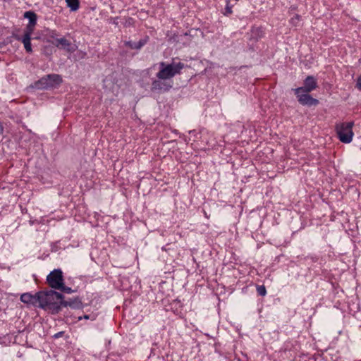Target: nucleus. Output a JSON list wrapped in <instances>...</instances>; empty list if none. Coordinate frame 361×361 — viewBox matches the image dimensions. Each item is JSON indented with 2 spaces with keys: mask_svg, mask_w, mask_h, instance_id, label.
<instances>
[{
  "mask_svg": "<svg viewBox=\"0 0 361 361\" xmlns=\"http://www.w3.org/2000/svg\"><path fill=\"white\" fill-rule=\"evenodd\" d=\"M353 121L343 122L336 125V132L341 142L348 144L353 140L354 135V133L353 131Z\"/></svg>",
  "mask_w": 361,
  "mask_h": 361,
  "instance_id": "20e7f679",
  "label": "nucleus"
},
{
  "mask_svg": "<svg viewBox=\"0 0 361 361\" xmlns=\"http://www.w3.org/2000/svg\"><path fill=\"white\" fill-rule=\"evenodd\" d=\"M51 44L55 47L66 50L68 53H73L77 47L71 44L70 41L66 39L65 37L56 38L51 41Z\"/></svg>",
  "mask_w": 361,
  "mask_h": 361,
  "instance_id": "1a4fd4ad",
  "label": "nucleus"
},
{
  "mask_svg": "<svg viewBox=\"0 0 361 361\" xmlns=\"http://www.w3.org/2000/svg\"><path fill=\"white\" fill-rule=\"evenodd\" d=\"M68 7L70 8L71 11H75L78 10L80 7L79 0H66Z\"/></svg>",
  "mask_w": 361,
  "mask_h": 361,
  "instance_id": "dca6fc26",
  "label": "nucleus"
},
{
  "mask_svg": "<svg viewBox=\"0 0 361 361\" xmlns=\"http://www.w3.org/2000/svg\"><path fill=\"white\" fill-rule=\"evenodd\" d=\"M96 317H97V316L94 314H84L82 317H78V320L80 321L82 319H90L92 321H94L96 319Z\"/></svg>",
  "mask_w": 361,
  "mask_h": 361,
  "instance_id": "412c9836",
  "label": "nucleus"
},
{
  "mask_svg": "<svg viewBox=\"0 0 361 361\" xmlns=\"http://www.w3.org/2000/svg\"><path fill=\"white\" fill-rule=\"evenodd\" d=\"M171 305L173 312L176 314L178 315L181 313V310H180V308L183 307V304L181 303L180 300L176 299L173 300V302L171 303Z\"/></svg>",
  "mask_w": 361,
  "mask_h": 361,
  "instance_id": "2eb2a0df",
  "label": "nucleus"
},
{
  "mask_svg": "<svg viewBox=\"0 0 361 361\" xmlns=\"http://www.w3.org/2000/svg\"><path fill=\"white\" fill-rule=\"evenodd\" d=\"M298 102L300 104L305 106H316L319 104L317 99L313 98L307 92H300L297 93V90H293Z\"/></svg>",
  "mask_w": 361,
  "mask_h": 361,
  "instance_id": "423d86ee",
  "label": "nucleus"
},
{
  "mask_svg": "<svg viewBox=\"0 0 361 361\" xmlns=\"http://www.w3.org/2000/svg\"><path fill=\"white\" fill-rule=\"evenodd\" d=\"M264 35L262 27L253 26L251 29V38L257 41L263 37Z\"/></svg>",
  "mask_w": 361,
  "mask_h": 361,
  "instance_id": "4468645a",
  "label": "nucleus"
},
{
  "mask_svg": "<svg viewBox=\"0 0 361 361\" xmlns=\"http://www.w3.org/2000/svg\"><path fill=\"white\" fill-rule=\"evenodd\" d=\"M20 301L27 305H32L38 307L39 298L37 297V292L35 294L31 293H24L20 295Z\"/></svg>",
  "mask_w": 361,
  "mask_h": 361,
  "instance_id": "9d476101",
  "label": "nucleus"
},
{
  "mask_svg": "<svg viewBox=\"0 0 361 361\" xmlns=\"http://www.w3.org/2000/svg\"><path fill=\"white\" fill-rule=\"evenodd\" d=\"M311 259H312V261H314V262L317 261V257H311Z\"/></svg>",
  "mask_w": 361,
  "mask_h": 361,
  "instance_id": "393cba45",
  "label": "nucleus"
},
{
  "mask_svg": "<svg viewBox=\"0 0 361 361\" xmlns=\"http://www.w3.org/2000/svg\"><path fill=\"white\" fill-rule=\"evenodd\" d=\"M58 34L56 33V30H52L50 33H49V37L51 38H52L54 40L56 38V36H57Z\"/></svg>",
  "mask_w": 361,
  "mask_h": 361,
  "instance_id": "5701e85b",
  "label": "nucleus"
},
{
  "mask_svg": "<svg viewBox=\"0 0 361 361\" xmlns=\"http://www.w3.org/2000/svg\"><path fill=\"white\" fill-rule=\"evenodd\" d=\"M37 297L39 298L38 308L56 315L61 312V304L63 294L57 292L56 290L50 289L37 291Z\"/></svg>",
  "mask_w": 361,
  "mask_h": 361,
  "instance_id": "f03ea898",
  "label": "nucleus"
},
{
  "mask_svg": "<svg viewBox=\"0 0 361 361\" xmlns=\"http://www.w3.org/2000/svg\"><path fill=\"white\" fill-rule=\"evenodd\" d=\"M24 18H27L29 22L28 24L26 26V29L25 32H32L34 30V27L37 24V14L32 11H28L25 12L24 13Z\"/></svg>",
  "mask_w": 361,
  "mask_h": 361,
  "instance_id": "9b49d317",
  "label": "nucleus"
},
{
  "mask_svg": "<svg viewBox=\"0 0 361 361\" xmlns=\"http://www.w3.org/2000/svg\"><path fill=\"white\" fill-rule=\"evenodd\" d=\"M301 20V16L298 14H295L293 18H291L290 22L292 25L297 26L299 21Z\"/></svg>",
  "mask_w": 361,
  "mask_h": 361,
  "instance_id": "aec40b11",
  "label": "nucleus"
},
{
  "mask_svg": "<svg viewBox=\"0 0 361 361\" xmlns=\"http://www.w3.org/2000/svg\"><path fill=\"white\" fill-rule=\"evenodd\" d=\"M58 290H61L63 293L71 294L72 293H75L76 290H73L71 287L66 286L64 284V282L63 283V285L61 288H59Z\"/></svg>",
  "mask_w": 361,
  "mask_h": 361,
  "instance_id": "6ab92c4d",
  "label": "nucleus"
},
{
  "mask_svg": "<svg viewBox=\"0 0 361 361\" xmlns=\"http://www.w3.org/2000/svg\"><path fill=\"white\" fill-rule=\"evenodd\" d=\"M63 334H64V331H59V332H58V333L55 334L53 336V338H60V337L63 336Z\"/></svg>",
  "mask_w": 361,
  "mask_h": 361,
  "instance_id": "b1692460",
  "label": "nucleus"
},
{
  "mask_svg": "<svg viewBox=\"0 0 361 361\" xmlns=\"http://www.w3.org/2000/svg\"><path fill=\"white\" fill-rule=\"evenodd\" d=\"M256 289L258 295L264 297L267 295V289L264 285H257Z\"/></svg>",
  "mask_w": 361,
  "mask_h": 361,
  "instance_id": "f3484780",
  "label": "nucleus"
},
{
  "mask_svg": "<svg viewBox=\"0 0 361 361\" xmlns=\"http://www.w3.org/2000/svg\"><path fill=\"white\" fill-rule=\"evenodd\" d=\"M149 37L146 36L145 38L140 39L138 42H133L131 40L125 41L124 45L131 49H140L148 42Z\"/></svg>",
  "mask_w": 361,
  "mask_h": 361,
  "instance_id": "f8f14e48",
  "label": "nucleus"
},
{
  "mask_svg": "<svg viewBox=\"0 0 361 361\" xmlns=\"http://www.w3.org/2000/svg\"><path fill=\"white\" fill-rule=\"evenodd\" d=\"M303 84L304 85L302 87L293 89V90H297V93H300V92H311L318 87L317 78L313 75L307 76L304 80Z\"/></svg>",
  "mask_w": 361,
  "mask_h": 361,
  "instance_id": "6e6552de",
  "label": "nucleus"
},
{
  "mask_svg": "<svg viewBox=\"0 0 361 361\" xmlns=\"http://www.w3.org/2000/svg\"><path fill=\"white\" fill-rule=\"evenodd\" d=\"M186 65L182 62L166 63L161 61L159 63V71L152 79L150 90L153 93L163 94L169 92L173 85L172 78L180 74L181 70Z\"/></svg>",
  "mask_w": 361,
  "mask_h": 361,
  "instance_id": "f257e3e1",
  "label": "nucleus"
},
{
  "mask_svg": "<svg viewBox=\"0 0 361 361\" xmlns=\"http://www.w3.org/2000/svg\"><path fill=\"white\" fill-rule=\"evenodd\" d=\"M226 7L224 9V12L223 13L224 16H228V15L232 13V7L233 6L230 4V0H226Z\"/></svg>",
  "mask_w": 361,
  "mask_h": 361,
  "instance_id": "a211bd4d",
  "label": "nucleus"
},
{
  "mask_svg": "<svg viewBox=\"0 0 361 361\" xmlns=\"http://www.w3.org/2000/svg\"><path fill=\"white\" fill-rule=\"evenodd\" d=\"M32 33V32H25L21 39L19 37L18 38V40L22 41L24 44L25 49L27 53H31L32 51V44L30 42Z\"/></svg>",
  "mask_w": 361,
  "mask_h": 361,
  "instance_id": "ddd939ff",
  "label": "nucleus"
},
{
  "mask_svg": "<svg viewBox=\"0 0 361 361\" xmlns=\"http://www.w3.org/2000/svg\"><path fill=\"white\" fill-rule=\"evenodd\" d=\"M85 306H87V305L83 304L81 299L78 296L66 298V297L63 295L61 304V310L63 307H68L73 310H82Z\"/></svg>",
  "mask_w": 361,
  "mask_h": 361,
  "instance_id": "0eeeda50",
  "label": "nucleus"
},
{
  "mask_svg": "<svg viewBox=\"0 0 361 361\" xmlns=\"http://www.w3.org/2000/svg\"><path fill=\"white\" fill-rule=\"evenodd\" d=\"M47 283L54 290L59 289L64 282L63 271L61 269H55L47 276Z\"/></svg>",
  "mask_w": 361,
  "mask_h": 361,
  "instance_id": "39448f33",
  "label": "nucleus"
},
{
  "mask_svg": "<svg viewBox=\"0 0 361 361\" xmlns=\"http://www.w3.org/2000/svg\"><path fill=\"white\" fill-rule=\"evenodd\" d=\"M356 87L361 90V75L357 80Z\"/></svg>",
  "mask_w": 361,
  "mask_h": 361,
  "instance_id": "4be33fe9",
  "label": "nucleus"
},
{
  "mask_svg": "<svg viewBox=\"0 0 361 361\" xmlns=\"http://www.w3.org/2000/svg\"><path fill=\"white\" fill-rule=\"evenodd\" d=\"M63 82L61 75L48 74L30 85V87L37 90H51L59 87Z\"/></svg>",
  "mask_w": 361,
  "mask_h": 361,
  "instance_id": "7ed1b4c3",
  "label": "nucleus"
}]
</instances>
